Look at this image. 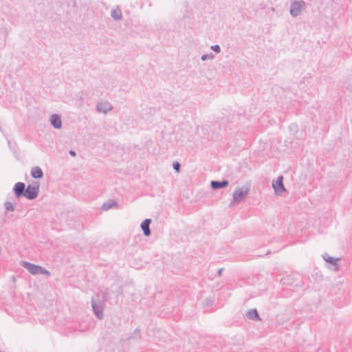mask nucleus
Here are the masks:
<instances>
[{"label": "nucleus", "instance_id": "1", "mask_svg": "<svg viewBox=\"0 0 352 352\" xmlns=\"http://www.w3.org/2000/svg\"><path fill=\"white\" fill-rule=\"evenodd\" d=\"M40 184L34 181L32 184H28L25 188V197L28 200L36 199L39 194Z\"/></svg>", "mask_w": 352, "mask_h": 352}, {"label": "nucleus", "instance_id": "2", "mask_svg": "<svg viewBox=\"0 0 352 352\" xmlns=\"http://www.w3.org/2000/svg\"><path fill=\"white\" fill-rule=\"evenodd\" d=\"M249 190L250 189L248 188L245 189H243V188H236L233 192V199L230 206L232 205L234 203H240L242 200L245 199L248 195Z\"/></svg>", "mask_w": 352, "mask_h": 352}, {"label": "nucleus", "instance_id": "3", "mask_svg": "<svg viewBox=\"0 0 352 352\" xmlns=\"http://www.w3.org/2000/svg\"><path fill=\"white\" fill-rule=\"evenodd\" d=\"M91 307H92L94 314L98 319L102 320L104 318L103 303L100 302V300L98 302H97L94 298H91Z\"/></svg>", "mask_w": 352, "mask_h": 352}, {"label": "nucleus", "instance_id": "4", "mask_svg": "<svg viewBox=\"0 0 352 352\" xmlns=\"http://www.w3.org/2000/svg\"><path fill=\"white\" fill-rule=\"evenodd\" d=\"M272 187L276 195L283 196V194L287 192V189L283 184V176H278L276 181L272 182Z\"/></svg>", "mask_w": 352, "mask_h": 352}, {"label": "nucleus", "instance_id": "5", "mask_svg": "<svg viewBox=\"0 0 352 352\" xmlns=\"http://www.w3.org/2000/svg\"><path fill=\"white\" fill-rule=\"evenodd\" d=\"M305 5L304 1H293L290 6L289 13L293 17L300 14L302 6Z\"/></svg>", "mask_w": 352, "mask_h": 352}, {"label": "nucleus", "instance_id": "6", "mask_svg": "<svg viewBox=\"0 0 352 352\" xmlns=\"http://www.w3.org/2000/svg\"><path fill=\"white\" fill-rule=\"evenodd\" d=\"M26 186L23 182H19L14 184L12 191L16 199L25 197Z\"/></svg>", "mask_w": 352, "mask_h": 352}, {"label": "nucleus", "instance_id": "7", "mask_svg": "<svg viewBox=\"0 0 352 352\" xmlns=\"http://www.w3.org/2000/svg\"><path fill=\"white\" fill-rule=\"evenodd\" d=\"M23 267H24L30 274L33 275H36L40 274L41 269L42 266L36 265L28 261H23L22 264Z\"/></svg>", "mask_w": 352, "mask_h": 352}, {"label": "nucleus", "instance_id": "8", "mask_svg": "<svg viewBox=\"0 0 352 352\" xmlns=\"http://www.w3.org/2000/svg\"><path fill=\"white\" fill-rule=\"evenodd\" d=\"M96 109L98 112L106 114L112 110L113 107L109 102L105 101L98 102L96 104Z\"/></svg>", "mask_w": 352, "mask_h": 352}, {"label": "nucleus", "instance_id": "9", "mask_svg": "<svg viewBox=\"0 0 352 352\" xmlns=\"http://www.w3.org/2000/svg\"><path fill=\"white\" fill-rule=\"evenodd\" d=\"M151 221V219H145L140 224L141 229L145 236H149L151 234V231L150 230Z\"/></svg>", "mask_w": 352, "mask_h": 352}, {"label": "nucleus", "instance_id": "10", "mask_svg": "<svg viewBox=\"0 0 352 352\" xmlns=\"http://www.w3.org/2000/svg\"><path fill=\"white\" fill-rule=\"evenodd\" d=\"M51 125L56 129H60L62 128V121L60 116L58 114H53L50 119Z\"/></svg>", "mask_w": 352, "mask_h": 352}, {"label": "nucleus", "instance_id": "11", "mask_svg": "<svg viewBox=\"0 0 352 352\" xmlns=\"http://www.w3.org/2000/svg\"><path fill=\"white\" fill-rule=\"evenodd\" d=\"M229 182L226 179H223L222 181L212 180L210 182V187L214 190L226 188Z\"/></svg>", "mask_w": 352, "mask_h": 352}, {"label": "nucleus", "instance_id": "12", "mask_svg": "<svg viewBox=\"0 0 352 352\" xmlns=\"http://www.w3.org/2000/svg\"><path fill=\"white\" fill-rule=\"evenodd\" d=\"M322 258L327 263L335 266V270H338V261L341 260L340 257L335 258V257L328 255V254H327V253H324L322 255Z\"/></svg>", "mask_w": 352, "mask_h": 352}, {"label": "nucleus", "instance_id": "13", "mask_svg": "<svg viewBox=\"0 0 352 352\" xmlns=\"http://www.w3.org/2000/svg\"><path fill=\"white\" fill-rule=\"evenodd\" d=\"M246 316L248 319L254 321L261 320L259 314L256 309H251L246 312Z\"/></svg>", "mask_w": 352, "mask_h": 352}, {"label": "nucleus", "instance_id": "14", "mask_svg": "<svg viewBox=\"0 0 352 352\" xmlns=\"http://www.w3.org/2000/svg\"><path fill=\"white\" fill-rule=\"evenodd\" d=\"M30 173L34 179H42L44 176L43 172L39 166L33 167Z\"/></svg>", "mask_w": 352, "mask_h": 352}, {"label": "nucleus", "instance_id": "15", "mask_svg": "<svg viewBox=\"0 0 352 352\" xmlns=\"http://www.w3.org/2000/svg\"><path fill=\"white\" fill-rule=\"evenodd\" d=\"M118 204L116 201L113 199H109L107 201L104 202L102 206L101 209L103 210H108L113 207H118Z\"/></svg>", "mask_w": 352, "mask_h": 352}, {"label": "nucleus", "instance_id": "16", "mask_svg": "<svg viewBox=\"0 0 352 352\" xmlns=\"http://www.w3.org/2000/svg\"><path fill=\"white\" fill-rule=\"evenodd\" d=\"M111 16L116 21H120L123 18L122 11L118 7L111 11Z\"/></svg>", "mask_w": 352, "mask_h": 352}, {"label": "nucleus", "instance_id": "17", "mask_svg": "<svg viewBox=\"0 0 352 352\" xmlns=\"http://www.w3.org/2000/svg\"><path fill=\"white\" fill-rule=\"evenodd\" d=\"M131 339H141V332L140 329H135L132 334L128 338V340Z\"/></svg>", "mask_w": 352, "mask_h": 352}, {"label": "nucleus", "instance_id": "18", "mask_svg": "<svg viewBox=\"0 0 352 352\" xmlns=\"http://www.w3.org/2000/svg\"><path fill=\"white\" fill-rule=\"evenodd\" d=\"M214 58V55L212 52H210L208 54H203L201 57V60L205 61L208 59L212 60Z\"/></svg>", "mask_w": 352, "mask_h": 352}, {"label": "nucleus", "instance_id": "19", "mask_svg": "<svg viewBox=\"0 0 352 352\" xmlns=\"http://www.w3.org/2000/svg\"><path fill=\"white\" fill-rule=\"evenodd\" d=\"M5 208L6 209L7 211H14L15 210V208L13 205V204L12 202H10V201H6L5 203Z\"/></svg>", "mask_w": 352, "mask_h": 352}, {"label": "nucleus", "instance_id": "20", "mask_svg": "<svg viewBox=\"0 0 352 352\" xmlns=\"http://www.w3.org/2000/svg\"><path fill=\"white\" fill-rule=\"evenodd\" d=\"M180 167L181 165L177 161H175L173 163V168L177 173H179L180 171Z\"/></svg>", "mask_w": 352, "mask_h": 352}, {"label": "nucleus", "instance_id": "21", "mask_svg": "<svg viewBox=\"0 0 352 352\" xmlns=\"http://www.w3.org/2000/svg\"><path fill=\"white\" fill-rule=\"evenodd\" d=\"M210 49L216 53H219L221 52V47L219 45H212Z\"/></svg>", "mask_w": 352, "mask_h": 352}, {"label": "nucleus", "instance_id": "22", "mask_svg": "<svg viewBox=\"0 0 352 352\" xmlns=\"http://www.w3.org/2000/svg\"><path fill=\"white\" fill-rule=\"evenodd\" d=\"M39 274H43V275H45L47 276H50V272L47 270H46V269H45L44 267H42L41 269Z\"/></svg>", "mask_w": 352, "mask_h": 352}, {"label": "nucleus", "instance_id": "23", "mask_svg": "<svg viewBox=\"0 0 352 352\" xmlns=\"http://www.w3.org/2000/svg\"><path fill=\"white\" fill-rule=\"evenodd\" d=\"M223 271V268L219 269L217 271V276H219V277L221 276Z\"/></svg>", "mask_w": 352, "mask_h": 352}, {"label": "nucleus", "instance_id": "24", "mask_svg": "<svg viewBox=\"0 0 352 352\" xmlns=\"http://www.w3.org/2000/svg\"><path fill=\"white\" fill-rule=\"evenodd\" d=\"M69 155H72V157H75L76 155V151H73V150H70L69 152Z\"/></svg>", "mask_w": 352, "mask_h": 352}]
</instances>
